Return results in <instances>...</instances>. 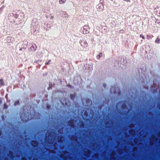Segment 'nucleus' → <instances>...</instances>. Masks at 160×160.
Returning <instances> with one entry per match:
<instances>
[{
  "label": "nucleus",
  "mask_w": 160,
  "mask_h": 160,
  "mask_svg": "<svg viewBox=\"0 0 160 160\" xmlns=\"http://www.w3.org/2000/svg\"><path fill=\"white\" fill-rule=\"evenodd\" d=\"M66 0H59V2L60 4H62L65 2Z\"/></svg>",
  "instance_id": "obj_1"
},
{
  "label": "nucleus",
  "mask_w": 160,
  "mask_h": 160,
  "mask_svg": "<svg viewBox=\"0 0 160 160\" xmlns=\"http://www.w3.org/2000/svg\"><path fill=\"white\" fill-rule=\"evenodd\" d=\"M140 37L141 38H142L143 39H144V37L142 35H140Z\"/></svg>",
  "instance_id": "obj_2"
},
{
  "label": "nucleus",
  "mask_w": 160,
  "mask_h": 160,
  "mask_svg": "<svg viewBox=\"0 0 160 160\" xmlns=\"http://www.w3.org/2000/svg\"><path fill=\"white\" fill-rule=\"evenodd\" d=\"M2 81H1H1H0V84H3V83H2Z\"/></svg>",
  "instance_id": "obj_3"
},
{
  "label": "nucleus",
  "mask_w": 160,
  "mask_h": 160,
  "mask_svg": "<svg viewBox=\"0 0 160 160\" xmlns=\"http://www.w3.org/2000/svg\"><path fill=\"white\" fill-rule=\"evenodd\" d=\"M102 55V54L101 53H100L99 54V56H101Z\"/></svg>",
  "instance_id": "obj_4"
}]
</instances>
